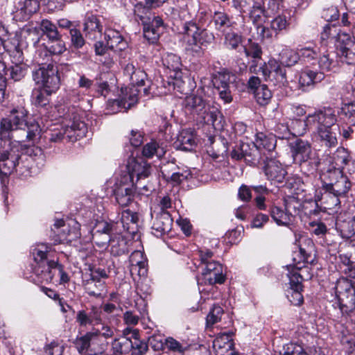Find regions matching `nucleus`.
Segmentation results:
<instances>
[{
    "label": "nucleus",
    "mask_w": 355,
    "mask_h": 355,
    "mask_svg": "<svg viewBox=\"0 0 355 355\" xmlns=\"http://www.w3.org/2000/svg\"><path fill=\"white\" fill-rule=\"evenodd\" d=\"M50 250L51 247L49 245L40 243L37 245L32 250L33 259L35 262L33 272L37 276L38 281L46 283L51 282L58 272L62 282H68L69 277L63 271L62 266L59 265L57 261L48 259L47 256Z\"/></svg>",
    "instance_id": "nucleus-1"
},
{
    "label": "nucleus",
    "mask_w": 355,
    "mask_h": 355,
    "mask_svg": "<svg viewBox=\"0 0 355 355\" xmlns=\"http://www.w3.org/2000/svg\"><path fill=\"white\" fill-rule=\"evenodd\" d=\"M290 152L295 164L303 173L309 175L315 172L320 164V159L307 140L296 139L289 143Z\"/></svg>",
    "instance_id": "nucleus-2"
},
{
    "label": "nucleus",
    "mask_w": 355,
    "mask_h": 355,
    "mask_svg": "<svg viewBox=\"0 0 355 355\" xmlns=\"http://www.w3.org/2000/svg\"><path fill=\"white\" fill-rule=\"evenodd\" d=\"M184 107L187 112L197 116L200 122L218 128L220 125V112L211 106L202 96L191 94L185 98Z\"/></svg>",
    "instance_id": "nucleus-3"
},
{
    "label": "nucleus",
    "mask_w": 355,
    "mask_h": 355,
    "mask_svg": "<svg viewBox=\"0 0 355 355\" xmlns=\"http://www.w3.org/2000/svg\"><path fill=\"white\" fill-rule=\"evenodd\" d=\"M64 120L63 126L46 132V137L49 141L58 143L66 139L73 142L85 136L87 129L86 124L80 120L77 114H68Z\"/></svg>",
    "instance_id": "nucleus-4"
},
{
    "label": "nucleus",
    "mask_w": 355,
    "mask_h": 355,
    "mask_svg": "<svg viewBox=\"0 0 355 355\" xmlns=\"http://www.w3.org/2000/svg\"><path fill=\"white\" fill-rule=\"evenodd\" d=\"M1 128L5 131H15L12 137H15L14 135L17 134V130H19L26 139L33 141L39 139L41 132L38 123L28 124L27 112L23 107L13 110L8 118L3 119L1 121Z\"/></svg>",
    "instance_id": "nucleus-5"
},
{
    "label": "nucleus",
    "mask_w": 355,
    "mask_h": 355,
    "mask_svg": "<svg viewBox=\"0 0 355 355\" xmlns=\"http://www.w3.org/2000/svg\"><path fill=\"white\" fill-rule=\"evenodd\" d=\"M338 306L343 316L355 309V284L347 278L339 279L335 287Z\"/></svg>",
    "instance_id": "nucleus-6"
},
{
    "label": "nucleus",
    "mask_w": 355,
    "mask_h": 355,
    "mask_svg": "<svg viewBox=\"0 0 355 355\" xmlns=\"http://www.w3.org/2000/svg\"><path fill=\"white\" fill-rule=\"evenodd\" d=\"M33 79L37 84H41L42 88L53 93L55 92L60 86L58 69L53 64L42 65L33 71Z\"/></svg>",
    "instance_id": "nucleus-7"
},
{
    "label": "nucleus",
    "mask_w": 355,
    "mask_h": 355,
    "mask_svg": "<svg viewBox=\"0 0 355 355\" xmlns=\"http://www.w3.org/2000/svg\"><path fill=\"white\" fill-rule=\"evenodd\" d=\"M73 224H65L62 219L56 220L51 228V234L54 241V243H71L80 236L79 224L76 221L71 222Z\"/></svg>",
    "instance_id": "nucleus-8"
},
{
    "label": "nucleus",
    "mask_w": 355,
    "mask_h": 355,
    "mask_svg": "<svg viewBox=\"0 0 355 355\" xmlns=\"http://www.w3.org/2000/svg\"><path fill=\"white\" fill-rule=\"evenodd\" d=\"M330 182L324 183V191H331L334 193L341 197H345L349 191L352 183L347 176L343 174L339 170L330 171L328 173Z\"/></svg>",
    "instance_id": "nucleus-9"
},
{
    "label": "nucleus",
    "mask_w": 355,
    "mask_h": 355,
    "mask_svg": "<svg viewBox=\"0 0 355 355\" xmlns=\"http://www.w3.org/2000/svg\"><path fill=\"white\" fill-rule=\"evenodd\" d=\"M336 122L337 116L331 107H324L308 115L307 123L312 124L313 128H315L317 130L338 127Z\"/></svg>",
    "instance_id": "nucleus-10"
},
{
    "label": "nucleus",
    "mask_w": 355,
    "mask_h": 355,
    "mask_svg": "<svg viewBox=\"0 0 355 355\" xmlns=\"http://www.w3.org/2000/svg\"><path fill=\"white\" fill-rule=\"evenodd\" d=\"M150 174V165L142 159L130 158L126 165V171L121 176H130V182L134 184L136 178V187L140 188L138 181L146 179Z\"/></svg>",
    "instance_id": "nucleus-11"
},
{
    "label": "nucleus",
    "mask_w": 355,
    "mask_h": 355,
    "mask_svg": "<svg viewBox=\"0 0 355 355\" xmlns=\"http://www.w3.org/2000/svg\"><path fill=\"white\" fill-rule=\"evenodd\" d=\"M143 25L144 37L152 44L157 42L164 29V21L158 16L145 17L139 15Z\"/></svg>",
    "instance_id": "nucleus-12"
},
{
    "label": "nucleus",
    "mask_w": 355,
    "mask_h": 355,
    "mask_svg": "<svg viewBox=\"0 0 355 355\" xmlns=\"http://www.w3.org/2000/svg\"><path fill=\"white\" fill-rule=\"evenodd\" d=\"M2 50L8 52L15 62H21L24 60V54L18 40L9 39L8 31L4 26L0 24V54L3 53Z\"/></svg>",
    "instance_id": "nucleus-13"
},
{
    "label": "nucleus",
    "mask_w": 355,
    "mask_h": 355,
    "mask_svg": "<svg viewBox=\"0 0 355 355\" xmlns=\"http://www.w3.org/2000/svg\"><path fill=\"white\" fill-rule=\"evenodd\" d=\"M130 176H121L116 183L114 195L116 202L121 207L128 206L133 200L135 185L130 182Z\"/></svg>",
    "instance_id": "nucleus-14"
},
{
    "label": "nucleus",
    "mask_w": 355,
    "mask_h": 355,
    "mask_svg": "<svg viewBox=\"0 0 355 355\" xmlns=\"http://www.w3.org/2000/svg\"><path fill=\"white\" fill-rule=\"evenodd\" d=\"M108 274L105 269L98 268L91 270L90 278L86 281L85 290L89 296L99 298L102 297V291L105 290V282L101 279H106Z\"/></svg>",
    "instance_id": "nucleus-15"
},
{
    "label": "nucleus",
    "mask_w": 355,
    "mask_h": 355,
    "mask_svg": "<svg viewBox=\"0 0 355 355\" xmlns=\"http://www.w3.org/2000/svg\"><path fill=\"white\" fill-rule=\"evenodd\" d=\"M263 171L266 179L272 184L277 187L284 183L287 175V171L284 166L279 161L273 159L265 162Z\"/></svg>",
    "instance_id": "nucleus-16"
},
{
    "label": "nucleus",
    "mask_w": 355,
    "mask_h": 355,
    "mask_svg": "<svg viewBox=\"0 0 355 355\" xmlns=\"http://www.w3.org/2000/svg\"><path fill=\"white\" fill-rule=\"evenodd\" d=\"M295 204H297L295 198L285 200V211L282 208L273 206L270 209V216L274 221L279 225H288L291 222L293 214L297 213Z\"/></svg>",
    "instance_id": "nucleus-17"
},
{
    "label": "nucleus",
    "mask_w": 355,
    "mask_h": 355,
    "mask_svg": "<svg viewBox=\"0 0 355 355\" xmlns=\"http://www.w3.org/2000/svg\"><path fill=\"white\" fill-rule=\"evenodd\" d=\"M338 55L341 62L347 64H354L355 41L349 34L343 33L338 35Z\"/></svg>",
    "instance_id": "nucleus-18"
},
{
    "label": "nucleus",
    "mask_w": 355,
    "mask_h": 355,
    "mask_svg": "<svg viewBox=\"0 0 355 355\" xmlns=\"http://www.w3.org/2000/svg\"><path fill=\"white\" fill-rule=\"evenodd\" d=\"M249 17L252 21L253 24H257L258 25L257 28L259 31V34L262 36V37L269 38L272 37V33H270V30L261 25V23L264 22L266 18L267 17L266 15V10L262 3H254L250 9Z\"/></svg>",
    "instance_id": "nucleus-19"
},
{
    "label": "nucleus",
    "mask_w": 355,
    "mask_h": 355,
    "mask_svg": "<svg viewBox=\"0 0 355 355\" xmlns=\"http://www.w3.org/2000/svg\"><path fill=\"white\" fill-rule=\"evenodd\" d=\"M147 261L144 253L140 250L134 251L129 257V270L130 275L143 277L147 274Z\"/></svg>",
    "instance_id": "nucleus-20"
},
{
    "label": "nucleus",
    "mask_w": 355,
    "mask_h": 355,
    "mask_svg": "<svg viewBox=\"0 0 355 355\" xmlns=\"http://www.w3.org/2000/svg\"><path fill=\"white\" fill-rule=\"evenodd\" d=\"M20 159L21 155L15 153V148H12L10 151L5 150L0 153V173L7 175L12 173Z\"/></svg>",
    "instance_id": "nucleus-21"
},
{
    "label": "nucleus",
    "mask_w": 355,
    "mask_h": 355,
    "mask_svg": "<svg viewBox=\"0 0 355 355\" xmlns=\"http://www.w3.org/2000/svg\"><path fill=\"white\" fill-rule=\"evenodd\" d=\"M173 219L166 211H162L158 214L153 223L152 229L155 235L162 236L169 232L172 229Z\"/></svg>",
    "instance_id": "nucleus-22"
},
{
    "label": "nucleus",
    "mask_w": 355,
    "mask_h": 355,
    "mask_svg": "<svg viewBox=\"0 0 355 355\" xmlns=\"http://www.w3.org/2000/svg\"><path fill=\"white\" fill-rule=\"evenodd\" d=\"M83 26V31L89 39L96 40L101 35L103 26L96 15H87L85 19Z\"/></svg>",
    "instance_id": "nucleus-23"
},
{
    "label": "nucleus",
    "mask_w": 355,
    "mask_h": 355,
    "mask_svg": "<svg viewBox=\"0 0 355 355\" xmlns=\"http://www.w3.org/2000/svg\"><path fill=\"white\" fill-rule=\"evenodd\" d=\"M112 225L107 222H100L96 225V230L92 233L94 242L100 247L105 246L110 239Z\"/></svg>",
    "instance_id": "nucleus-24"
},
{
    "label": "nucleus",
    "mask_w": 355,
    "mask_h": 355,
    "mask_svg": "<svg viewBox=\"0 0 355 355\" xmlns=\"http://www.w3.org/2000/svg\"><path fill=\"white\" fill-rule=\"evenodd\" d=\"M76 320L80 327H85L94 324H100L102 319L100 311L93 306L89 313L84 310L78 311L76 313Z\"/></svg>",
    "instance_id": "nucleus-25"
},
{
    "label": "nucleus",
    "mask_w": 355,
    "mask_h": 355,
    "mask_svg": "<svg viewBox=\"0 0 355 355\" xmlns=\"http://www.w3.org/2000/svg\"><path fill=\"white\" fill-rule=\"evenodd\" d=\"M212 346L216 355H228L233 350L234 342L230 334H221L214 340Z\"/></svg>",
    "instance_id": "nucleus-26"
},
{
    "label": "nucleus",
    "mask_w": 355,
    "mask_h": 355,
    "mask_svg": "<svg viewBox=\"0 0 355 355\" xmlns=\"http://www.w3.org/2000/svg\"><path fill=\"white\" fill-rule=\"evenodd\" d=\"M324 78L323 72L313 71L308 67L303 69L300 74L299 85L302 90L306 87L320 82Z\"/></svg>",
    "instance_id": "nucleus-27"
},
{
    "label": "nucleus",
    "mask_w": 355,
    "mask_h": 355,
    "mask_svg": "<svg viewBox=\"0 0 355 355\" xmlns=\"http://www.w3.org/2000/svg\"><path fill=\"white\" fill-rule=\"evenodd\" d=\"M124 74L129 77L133 87L144 85L147 80L146 72L139 68H136L132 63L126 64L124 68Z\"/></svg>",
    "instance_id": "nucleus-28"
},
{
    "label": "nucleus",
    "mask_w": 355,
    "mask_h": 355,
    "mask_svg": "<svg viewBox=\"0 0 355 355\" xmlns=\"http://www.w3.org/2000/svg\"><path fill=\"white\" fill-rule=\"evenodd\" d=\"M338 126L317 130L318 140L321 146L327 148H335L338 144L337 132Z\"/></svg>",
    "instance_id": "nucleus-29"
},
{
    "label": "nucleus",
    "mask_w": 355,
    "mask_h": 355,
    "mask_svg": "<svg viewBox=\"0 0 355 355\" xmlns=\"http://www.w3.org/2000/svg\"><path fill=\"white\" fill-rule=\"evenodd\" d=\"M184 33L189 37H191V41H189L190 44L198 45L203 44V36L207 35L204 30H201L196 23L190 21H186L184 24Z\"/></svg>",
    "instance_id": "nucleus-30"
},
{
    "label": "nucleus",
    "mask_w": 355,
    "mask_h": 355,
    "mask_svg": "<svg viewBox=\"0 0 355 355\" xmlns=\"http://www.w3.org/2000/svg\"><path fill=\"white\" fill-rule=\"evenodd\" d=\"M107 46L114 51H122L126 43L120 33L117 31L108 29L105 32Z\"/></svg>",
    "instance_id": "nucleus-31"
},
{
    "label": "nucleus",
    "mask_w": 355,
    "mask_h": 355,
    "mask_svg": "<svg viewBox=\"0 0 355 355\" xmlns=\"http://www.w3.org/2000/svg\"><path fill=\"white\" fill-rule=\"evenodd\" d=\"M98 332L88 331L85 335L77 337L74 345L79 354H85L90 348L91 344L98 340Z\"/></svg>",
    "instance_id": "nucleus-32"
},
{
    "label": "nucleus",
    "mask_w": 355,
    "mask_h": 355,
    "mask_svg": "<svg viewBox=\"0 0 355 355\" xmlns=\"http://www.w3.org/2000/svg\"><path fill=\"white\" fill-rule=\"evenodd\" d=\"M162 62L167 69L175 72V78L181 77L182 64L180 56L172 53H167L163 57Z\"/></svg>",
    "instance_id": "nucleus-33"
},
{
    "label": "nucleus",
    "mask_w": 355,
    "mask_h": 355,
    "mask_svg": "<svg viewBox=\"0 0 355 355\" xmlns=\"http://www.w3.org/2000/svg\"><path fill=\"white\" fill-rule=\"evenodd\" d=\"M178 147L185 151H191L196 145V137L189 130H183L178 137Z\"/></svg>",
    "instance_id": "nucleus-34"
},
{
    "label": "nucleus",
    "mask_w": 355,
    "mask_h": 355,
    "mask_svg": "<svg viewBox=\"0 0 355 355\" xmlns=\"http://www.w3.org/2000/svg\"><path fill=\"white\" fill-rule=\"evenodd\" d=\"M299 53L290 48L283 49L279 54V60L285 67L294 66L299 60Z\"/></svg>",
    "instance_id": "nucleus-35"
},
{
    "label": "nucleus",
    "mask_w": 355,
    "mask_h": 355,
    "mask_svg": "<svg viewBox=\"0 0 355 355\" xmlns=\"http://www.w3.org/2000/svg\"><path fill=\"white\" fill-rule=\"evenodd\" d=\"M254 145L259 150L266 149L271 151L275 149L276 144L272 136L269 137L263 132H258L255 135Z\"/></svg>",
    "instance_id": "nucleus-36"
},
{
    "label": "nucleus",
    "mask_w": 355,
    "mask_h": 355,
    "mask_svg": "<svg viewBox=\"0 0 355 355\" xmlns=\"http://www.w3.org/2000/svg\"><path fill=\"white\" fill-rule=\"evenodd\" d=\"M166 153L165 147L162 145H159L157 141H152L147 143L143 148L142 155L146 158H152L153 156H156L158 158H161Z\"/></svg>",
    "instance_id": "nucleus-37"
},
{
    "label": "nucleus",
    "mask_w": 355,
    "mask_h": 355,
    "mask_svg": "<svg viewBox=\"0 0 355 355\" xmlns=\"http://www.w3.org/2000/svg\"><path fill=\"white\" fill-rule=\"evenodd\" d=\"M130 338L123 336L115 338L111 343V350L114 355H123L130 352Z\"/></svg>",
    "instance_id": "nucleus-38"
},
{
    "label": "nucleus",
    "mask_w": 355,
    "mask_h": 355,
    "mask_svg": "<svg viewBox=\"0 0 355 355\" xmlns=\"http://www.w3.org/2000/svg\"><path fill=\"white\" fill-rule=\"evenodd\" d=\"M137 336V332L134 330L132 338H130V343L132 345L130 352L132 355H144L147 352L148 347L145 341L140 340Z\"/></svg>",
    "instance_id": "nucleus-39"
},
{
    "label": "nucleus",
    "mask_w": 355,
    "mask_h": 355,
    "mask_svg": "<svg viewBox=\"0 0 355 355\" xmlns=\"http://www.w3.org/2000/svg\"><path fill=\"white\" fill-rule=\"evenodd\" d=\"M139 91L135 87L130 88L128 92L120 99L115 101L118 106H123L125 109H130L138 100Z\"/></svg>",
    "instance_id": "nucleus-40"
},
{
    "label": "nucleus",
    "mask_w": 355,
    "mask_h": 355,
    "mask_svg": "<svg viewBox=\"0 0 355 355\" xmlns=\"http://www.w3.org/2000/svg\"><path fill=\"white\" fill-rule=\"evenodd\" d=\"M40 29L50 41L53 42L61 38L56 26L48 19H43L40 23Z\"/></svg>",
    "instance_id": "nucleus-41"
},
{
    "label": "nucleus",
    "mask_w": 355,
    "mask_h": 355,
    "mask_svg": "<svg viewBox=\"0 0 355 355\" xmlns=\"http://www.w3.org/2000/svg\"><path fill=\"white\" fill-rule=\"evenodd\" d=\"M138 220L139 217L137 213L130 209H125L121 212V221L123 229L126 231L134 230V226H137Z\"/></svg>",
    "instance_id": "nucleus-42"
},
{
    "label": "nucleus",
    "mask_w": 355,
    "mask_h": 355,
    "mask_svg": "<svg viewBox=\"0 0 355 355\" xmlns=\"http://www.w3.org/2000/svg\"><path fill=\"white\" fill-rule=\"evenodd\" d=\"M313 259L311 258L310 254L307 253L306 250L300 247L297 251L293 254V261L295 267L297 269H301L304 267V263H312Z\"/></svg>",
    "instance_id": "nucleus-43"
},
{
    "label": "nucleus",
    "mask_w": 355,
    "mask_h": 355,
    "mask_svg": "<svg viewBox=\"0 0 355 355\" xmlns=\"http://www.w3.org/2000/svg\"><path fill=\"white\" fill-rule=\"evenodd\" d=\"M110 247V252L114 256L124 254L127 250L126 241L120 236L110 239L107 243Z\"/></svg>",
    "instance_id": "nucleus-44"
},
{
    "label": "nucleus",
    "mask_w": 355,
    "mask_h": 355,
    "mask_svg": "<svg viewBox=\"0 0 355 355\" xmlns=\"http://www.w3.org/2000/svg\"><path fill=\"white\" fill-rule=\"evenodd\" d=\"M25 154L29 156L33 162L36 163L37 166L40 167L44 164L45 155L41 148L35 146H30L24 149Z\"/></svg>",
    "instance_id": "nucleus-45"
},
{
    "label": "nucleus",
    "mask_w": 355,
    "mask_h": 355,
    "mask_svg": "<svg viewBox=\"0 0 355 355\" xmlns=\"http://www.w3.org/2000/svg\"><path fill=\"white\" fill-rule=\"evenodd\" d=\"M52 93L44 88L35 89L32 94L33 101L37 106L44 107L49 104Z\"/></svg>",
    "instance_id": "nucleus-46"
},
{
    "label": "nucleus",
    "mask_w": 355,
    "mask_h": 355,
    "mask_svg": "<svg viewBox=\"0 0 355 355\" xmlns=\"http://www.w3.org/2000/svg\"><path fill=\"white\" fill-rule=\"evenodd\" d=\"M175 167V163L168 162L167 164L162 167V173L165 178H171L172 181L179 183L186 179L187 175L179 172H173L171 174V171H173Z\"/></svg>",
    "instance_id": "nucleus-47"
},
{
    "label": "nucleus",
    "mask_w": 355,
    "mask_h": 355,
    "mask_svg": "<svg viewBox=\"0 0 355 355\" xmlns=\"http://www.w3.org/2000/svg\"><path fill=\"white\" fill-rule=\"evenodd\" d=\"M11 58L12 62L15 63V65L11 67L10 69V78H12L15 81H19L25 77L28 71V66L24 64H22L24 60L21 62H15L13 58Z\"/></svg>",
    "instance_id": "nucleus-48"
},
{
    "label": "nucleus",
    "mask_w": 355,
    "mask_h": 355,
    "mask_svg": "<svg viewBox=\"0 0 355 355\" xmlns=\"http://www.w3.org/2000/svg\"><path fill=\"white\" fill-rule=\"evenodd\" d=\"M213 21L216 29L221 31L231 27L232 25L229 16L223 12H215L213 16Z\"/></svg>",
    "instance_id": "nucleus-49"
},
{
    "label": "nucleus",
    "mask_w": 355,
    "mask_h": 355,
    "mask_svg": "<svg viewBox=\"0 0 355 355\" xmlns=\"http://www.w3.org/2000/svg\"><path fill=\"white\" fill-rule=\"evenodd\" d=\"M202 278L200 284H205L209 285H214L215 284H222L225 281V277L223 274V270L210 272H201Z\"/></svg>",
    "instance_id": "nucleus-50"
},
{
    "label": "nucleus",
    "mask_w": 355,
    "mask_h": 355,
    "mask_svg": "<svg viewBox=\"0 0 355 355\" xmlns=\"http://www.w3.org/2000/svg\"><path fill=\"white\" fill-rule=\"evenodd\" d=\"M308 116L304 121L300 119H292L291 125L290 129L291 130V134L294 135H303L306 133V130L312 128V124L308 123Z\"/></svg>",
    "instance_id": "nucleus-51"
},
{
    "label": "nucleus",
    "mask_w": 355,
    "mask_h": 355,
    "mask_svg": "<svg viewBox=\"0 0 355 355\" xmlns=\"http://www.w3.org/2000/svg\"><path fill=\"white\" fill-rule=\"evenodd\" d=\"M340 198L341 196L336 195L331 191H324L322 199L325 205L324 208L327 209H334L338 207L340 204Z\"/></svg>",
    "instance_id": "nucleus-52"
},
{
    "label": "nucleus",
    "mask_w": 355,
    "mask_h": 355,
    "mask_svg": "<svg viewBox=\"0 0 355 355\" xmlns=\"http://www.w3.org/2000/svg\"><path fill=\"white\" fill-rule=\"evenodd\" d=\"M213 85L216 89L230 87V73L227 71H220L213 78Z\"/></svg>",
    "instance_id": "nucleus-53"
},
{
    "label": "nucleus",
    "mask_w": 355,
    "mask_h": 355,
    "mask_svg": "<svg viewBox=\"0 0 355 355\" xmlns=\"http://www.w3.org/2000/svg\"><path fill=\"white\" fill-rule=\"evenodd\" d=\"M341 112L349 124L355 125V100L343 104L341 107Z\"/></svg>",
    "instance_id": "nucleus-54"
},
{
    "label": "nucleus",
    "mask_w": 355,
    "mask_h": 355,
    "mask_svg": "<svg viewBox=\"0 0 355 355\" xmlns=\"http://www.w3.org/2000/svg\"><path fill=\"white\" fill-rule=\"evenodd\" d=\"M254 94L257 103L261 105L268 104L272 97L271 92L265 85H262Z\"/></svg>",
    "instance_id": "nucleus-55"
},
{
    "label": "nucleus",
    "mask_w": 355,
    "mask_h": 355,
    "mask_svg": "<svg viewBox=\"0 0 355 355\" xmlns=\"http://www.w3.org/2000/svg\"><path fill=\"white\" fill-rule=\"evenodd\" d=\"M223 314V309L218 305H214L207 316L206 321L207 326H212L220 320Z\"/></svg>",
    "instance_id": "nucleus-56"
},
{
    "label": "nucleus",
    "mask_w": 355,
    "mask_h": 355,
    "mask_svg": "<svg viewBox=\"0 0 355 355\" xmlns=\"http://www.w3.org/2000/svg\"><path fill=\"white\" fill-rule=\"evenodd\" d=\"M288 26V23L286 20V17L282 15L277 16L270 21V28L276 34L286 30Z\"/></svg>",
    "instance_id": "nucleus-57"
},
{
    "label": "nucleus",
    "mask_w": 355,
    "mask_h": 355,
    "mask_svg": "<svg viewBox=\"0 0 355 355\" xmlns=\"http://www.w3.org/2000/svg\"><path fill=\"white\" fill-rule=\"evenodd\" d=\"M69 34L73 46L76 49H80L85 44V40L80 30L73 28H70Z\"/></svg>",
    "instance_id": "nucleus-58"
},
{
    "label": "nucleus",
    "mask_w": 355,
    "mask_h": 355,
    "mask_svg": "<svg viewBox=\"0 0 355 355\" xmlns=\"http://www.w3.org/2000/svg\"><path fill=\"white\" fill-rule=\"evenodd\" d=\"M241 42V37L234 32L227 33L225 36V44L231 49H236Z\"/></svg>",
    "instance_id": "nucleus-59"
},
{
    "label": "nucleus",
    "mask_w": 355,
    "mask_h": 355,
    "mask_svg": "<svg viewBox=\"0 0 355 355\" xmlns=\"http://www.w3.org/2000/svg\"><path fill=\"white\" fill-rule=\"evenodd\" d=\"M245 54L247 57L254 59H261L262 50L257 43H250L248 46L243 47Z\"/></svg>",
    "instance_id": "nucleus-60"
},
{
    "label": "nucleus",
    "mask_w": 355,
    "mask_h": 355,
    "mask_svg": "<svg viewBox=\"0 0 355 355\" xmlns=\"http://www.w3.org/2000/svg\"><path fill=\"white\" fill-rule=\"evenodd\" d=\"M302 289H290L288 291L287 297L294 306H300L304 302Z\"/></svg>",
    "instance_id": "nucleus-61"
},
{
    "label": "nucleus",
    "mask_w": 355,
    "mask_h": 355,
    "mask_svg": "<svg viewBox=\"0 0 355 355\" xmlns=\"http://www.w3.org/2000/svg\"><path fill=\"white\" fill-rule=\"evenodd\" d=\"M306 111L302 105H290L286 108V114L291 119H297V117L302 116Z\"/></svg>",
    "instance_id": "nucleus-62"
},
{
    "label": "nucleus",
    "mask_w": 355,
    "mask_h": 355,
    "mask_svg": "<svg viewBox=\"0 0 355 355\" xmlns=\"http://www.w3.org/2000/svg\"><path fill=\"white\" fill-rule=\"evenodd\" d=\"M318 65L321 70L329 71L335 67V62L333 58H330L329 53H324L320 57Z\"/></svg>",
    "instance_id": "nucleus-63"
},
{
    "label": "nucleus",
    "mask_w": 355,
    "mask_h": 355,
    "mask_svg": "<svg viewBox=\"0 0 355 355\" xmlns=\"http://www.w3.org/2000/svg\"><path fill=\"white\" fill-rule=\"evenodd\" d=\"M341 234L343 237L351 238L355 234V218L345 221L341 226Z\"/></svg>",
    "instance_id": "nucleus-64"
}]
</instances>
